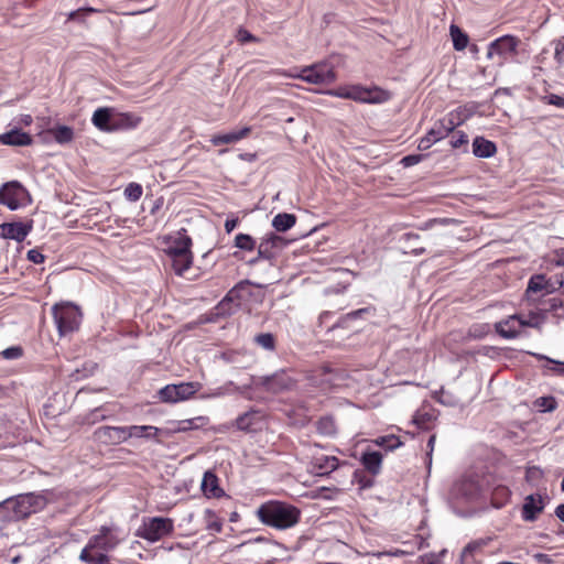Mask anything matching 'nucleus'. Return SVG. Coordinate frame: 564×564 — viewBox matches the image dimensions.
Segmentation results:
<instances>
[{"instance_id":"53","label":"nucleus","mask_w":564,"mask_h":564,"mask_svg":"<svg viewBox=\"0 0 564 564\" xmlns=\"http://www.w3.org/2000/svg\"><path fill=\"white\" fill-rule=\"evenodd\" d=\"M194 430L192 419L181 420L176 422V427L173 430L174 432H187Z\"/></svg>"},{"instance_id":"3","label":"nucleus","mask_w":564,"mask_h":564,"mask_svg":"<svg viewBox=\"0 0 564 564\" xmlns=\"http://www.w3.org/2000/svg\"><path fill=\"white\" fill-rule=\"evenodd\" d=\"M52 314L59 336H65L78 329L82 313L74 304H55L52 307Z\"/></svg>"},{"instance_id":"55","label":"nucleus","mask_w":564,"mask_h":564,"mask_svg":"<svg viewBox=\"0 0 564 564\" xmlns=\"http://www.w3.org/2000/svg\"><path fill=\"white\" fill-rule=\"evenodd\" d=\"M192 423H193L194 430H198V429L206 426L209 423V417L205 416V415L192 417Z\"/></svg>"},{"instance_id":"32","label":"nucleus","mask_w":564,"mask_h":564,"mask_svg":"<svg viewBox=\"0 0 564 564\" xmlns=\"http://www.w3.org/2000/svg\"><path fill=\"white\" fill-rule=\"evenodd\" d=\"M48 132L58 144H67L74 138L73 128L64 124L52 128Z\"/></svg>"},{"instance_id":"28","label":"nucleus","mask_w":564,"mask_h":564,"mask_svg":"<svg viewBox=\"0 0 564 564\" xmlns=\"http://www.w3.org/2000/svg\"><path fill=\"white\" fill-rule=\"evenodd\" d=\"M338 467V459L335 456L316 457L313 463V469L318 475H328Z\"/></svg>"},{"instance_id":"2","label":"nucleus","mask_w":564,"mask_h":564,"mask_svg":"<svg viewBox=\"0 0 564 564\" xmlns=\"http://www.w3.org/2000/svg\"><path fill=\"white\" fill-rule=\"evenodd\" d=\"M256 514L267 527L276 530H288L296 525L301 519V511L293 505L279 500H269L261 503Z\"/></svg>"},{"instance_id":"17","label":"nucleus","mask_w":564,"mask_h":564,"mask_svg":"<svg viewBox=\"0 0 564 564\" xmlns=\"http://www.w3.org/2000/svg\"><path fill=\"white\" fill-rule=\"evenodd\" d=\"M544 510V502L541 495H529L524 498L522 506V519L527 522H532L538 519V516Z\"/></svg>"},{"instance_id":"12","label":"nucleus","mask_w":564,"mask_h":564,"mask_svg":"<svg viewBox=\"0 0 564 564\" xmlns=\"http://www.w3.org/2000/svg\"><path fill=\"white\" fill-rule=\"evenodd\" d=\"M288 245V241L274 234L269 232L263 238H261L258 246V258H262L263 260H272L275 258L276 252L282 250Z\"/></svg>"},{"instance_id":"18","label":"nucleus","mask_w":564,"mask_h":564,"mask_svg":"<svg viewBox=\"0 0 564 564\" xmlns=\"http://www.w3.org/2000/svg\"><path fill=\"white\" fill-rule=\"evenodd\" d=\"M142 118L133 112H119L115 109L111 132L131 130L141 123Z\"/></svg>"},{"instance_id":"38","label":"nucleus","mask_w":564,"mask_h":564,"mask_svg":"<svg viewBox=\"0 0 564 564\" xmlns=\"http://www.w3.org/2000/svg\"><path fill=\"white\" fill-rule=\"evenodd\" d=\"M254 341L258 346L262 347L268 351L275 349V337L271 333H261L254 337Z\"/></svg>"},{"instance_id":"33","label":"nucleus","mask_w":564,"mask_h":564,"mask_svg":"<svg viewBox=\"0 0 564 564\" xmlns=\"http://www.w3.org/2000/svg\"><path fill=\"white\" fill-rule=\"evenodd\" d=\"M449 33L453 41V46L456 51H463L468 45V35L463 32L457 25L449 26Z\"/></svg>"},{"instance_id":"24","label":"nucleus","mask_w":564,"mask_h":564,"mask_svg":"<svg viewBox=\"0 0 564 564\" xmlns=\"http://www.w3.org/2000/svg\"><path fill=\"white\" fill-rule=\"evenodd\" d=\"M192 248V238L186 235V229H181L178 231V237L173 240V242L166 249V254L170 258H174L175 256L183 254L189 251Z\"/></svg>"},{"instance_id":"43","label":"nucleus","mask_w":564,"mask_h":564,"mask_svg":"<svg viewBox=\"0 0 564 564\" xmlns=\"http://www.w3.org/2000/svg\"><path fill=\"white\" fill-rule=\"evenodd\" d=\"M369 97L370 100H368V104H382L390 99V94L376 87L369 89Z\"/></svg>"},{"instance_id":"60","label":"nucleus","mask_w":564,"mask_h":564,"mask_svg":"<svg viewBox=\"0 0 564 564\" xmlns=\"http://www.w3.org/2000/svg\"><path fill=\"white\" fill-rule=\"evenodd\" d=\"M541 476H542V470L535 466L528 468L527 475H525L528 480H530L534 477H541Z\"/></svg>"},{"instance_id":"49","label":"nucleus","mask_w":564,"mask_h":564,"mask_svg":"<svg viewBox=\"0 0 564 564\" xmlns=\"http://www.w3.org/2000/svg\"><path fill=\"white\" fill-rule=\"evenodd\" d=\"M95 12L93 8H80L68 13V20L84 21L90 13Z\"/></svg>"},{"instance_id":"13","label":"nucleus","mask_w":564,"mask_h":564,"mask_svg":"<svg viewBox=\"0 0 564 564\" xmlns=\"http://www.w3.org/2000/svg\"><path fill=\"white\" fill-rule=\"evenodd\" d=\"M32 495H19L2 501L3 509L11 510L17 519L25 518L34 512Z\"/></svg>"},{"instance_id":"42","label":"nucleus","mask_w":564,"mask_h":564,"mask_svg":"<svg viewBox=\"0 0 564 564\" xmlns=\"http://www.w3.org/2000/svg\"><path fill=\"white\" fill-rule=\"evenodd\" d=\"M317 430L322 435H333L336 432L335 422L332 417H322L317 423Z\"/></svg>"},{"instance_id":"9","label":"nucleus","mask_w":564,"mask_h":564,"mask_svg":"<svg viewBox=\"0 0 564 564\" xmlns=\"http://www.w3.org/2000/svg\"><path fill=\"white\" fill-rule=\"evenodd\" d=\"M173 531V522L167 518L155 517L144 522L140 536L156 542Z\"/></svg>"},{"instance_id":"52","label":"nucleus","mask_w":564,"mask_h":564,"mask_svg":"<svg viewBox=\"0 0 564 564\" xmlns=\"http://www.w3.org/2000/svg\"><path fill=\"white\" fill-rule=\"evenodd\" d=\"M26 258L29 261L36 263V264L43 263L45 260L44 254L41 251H39L37 249L29 250L26 253Z\"/></svg>"},{"instance_id":"44","label":"nucleus","mask_w":564,"mask_h":564,"mask_svg":"<svg viewBox=\"0 0 564 564\" xmlns=\"http://www.w3.org/2000/svg\"><path fill=\"white\" fill-rule=\"evenodd\" d=\"M535 404L540 408L541 412H552L557 406V402L553 397H541L536 399Z\"/></svg>"},{"instance_id":"63","label":"nucleus","mask_w":564,"mask_h":564,"mask_svg":"<svg viewBox=\"0 0 564 564\" xmlns=\"http://www.w3.org/2000/svg\"><path fill=\"white\" fill-rule=\"evenodd\" d=\"M554 261L557 265L564 267V248L556 251Z\"/></svg>"},{"instance_id":"23","label":"nucleus","mask_w":564,"mask_h":564,"mask_svg":"<svg viewBox=\"0 0 564 564\" xmlns=\"http://www.w3.org/2000/svg\"><path fill=\"white\" fill-rule=\"evenodd\" d=\"M113 108L102 107L94 111L91 122L96 128L104 132H111Z\"/></svg>"},{"instance_id":"26","label":"nucleus","mask_w":564,"mask_h":564,"mask_svg":"<svg viewBox=\"0 0 564 564\" xmlns=\"http://www.w3.org/2000/svg\"><path fill=\"white\" fill-rule=\"evenodd\" d=\"M360 462L367 471L378 475L381 470L382 455L377 451H367L362 453Z\"/></svg>"},{"instance_id":"34","label":"nucleus","mask_w":564,"mask_h":564,"mask_svg":"<svg viewBox=\"0 0 564 564\" xmlns=\"http://www.w3.org/2000/svg\"><path fill=\"white\" fill-rule=\"evenodd\" d=\"M111 416V413L107 410L106 406H98L93 409L89 413H87L84 417V422L87 424H96L100 421H104Z\"/></svg>"},{"instance_id":"5","label":"nucleus","mask_w":564,"mask_h":564,"mask_svg":"<svg viewBox=\"0 0 564 564\" xmlns=\"http://www.w3.org/2000/svg\"><path fill=\"white\" fill-rule=\"evenodd\" d=\"M289 76L293 78H300L314 85H327L332 84L336 79L334 67L326 62L306 66L302 68L300 73L289 74Z\"/></svg>"},{"instance_id":"59","label":"nucleus","mask_w":564,"mask_h":564,"mask_svg":"<svg viewBox=\"0 0 564 564\" xmlns=\"http://www.w3.org/2000/svg\"><path fill=\"white\" fill-rule=\"evenodd\" d=\"M563 307V301L557 297H553L549 301V308L547 311H557L558 308Z\"/></svg>"},{"instance_id":"10","label":"nucleus","mask_w":564,"mask_h":564,"mask_svg":"<svg viewBox=\"0 0 564 564\" xmlns=\"http://www.w3.org/2000/svg\"><path fill=\"white\" fill-rule=\"evenodd\" d=\"M464 122V119L459 118V111L454 110L451 111L444 118L437 120L432 128L426 132L432 139H435V142L443 140L451 132L455 130V128Z\"/></svg>"},{"instance_id":"25","label":"nucleus","mask_w":564,"mask_h":564,"mask_svg":"<svg viewBox=\"0 0 564 564\" xmlns=\"http://www.w3.org/2000/svg\"><path fill=\"white\" fill-rule=\"evenodd\" d=\"M497 145L495 142L485 139L484 137H476L473 140V154L476 158L488 159L496 154Z\"/></svg>"},{"instance_id":"22","label":"nucleus","mask_w":564,"mask_h":564,"mask_svg":"<svg viewBox=\"0 0 564 564\" xmlns=\"http://www.w3.org/2000/svg\"><path fill=\"white\" fill-rule=\"evenodd\" d=\"M249 132H250V128L243 127L239 130H234V131L224 132V133H217V134L212 135L210 142L215 147H219V145H224V144H232V143H236V142L242 140L243 138H246L249 134Z\"/></svg>"},{"instance_id":"56","label":"nucleus","mask_w":564,"mask_h":564,"mask_svg":"<svg viewBox=\"0 0 564 564\" xmlns=\"http://www.w3.org/2000/svg\"><path fill=\"white\" fill-rule=\"evenodd\" d=\"M365 312H366V310H357L355 312H351V313L347 314L346 317H344L340 322H338L337 324L333 325V327L330 329L333 330V329H335L337 327H341L346 321H348L350 318H356V317H358L359 315H361Z\"/></svg>"},{"instance_id":"58","label":"nucleus","mask_w":564,"mask_h":564,"mask_svg":"<svg viewBox=\"0 0 564 564\" xmlns=\"http://www.w3.org/2000/svg\"><path fill=\"white\" fill-rule=\"evenodd\" d=\"M431 420V416L429 414H416L414 416V423L417 424L420 427H426L427 421Z\"/></svg>"},{"instance_id":"39","label":"nucleus","mask_w":564,"mask_h":564,"mask_svg":"<svg viewBox=\"0 0 564 564\" xmlns=\"http://www.w3.org/2000/svg\"><path fill=\"white\" fill-rule=\"evenodd\" d=\"M544 314L539 312H531L527 319L520 318L521 327L528 326V327H534L540 328L541 325L544 323Z\"/></svg>"},{"instance_id":"64","label":"nucleus","mask_w":564,"mask_h":564,"mask_svg":"<svg viewBox=\"0 0 564 564\" xmlns=\"http://www.w3.org/2000/svg\"><path fill=\"white\" fill-rule=\"evenodd\" d=\"M555 516L564 522V503H560L554 511Z\"/></svg>"},{"instance_id":"40","label":"nucleus","mask_w":564,"mask_h":564,"mask_svg":"<svg viewBox=\"0 0 564 564\" xmlns=\"http://www.w3.org/2000/svg\"><path fill=\"white\" fill-rule=\"evenodd\" d=\"M143 193L142 186L138 183H130L124 188V197L130 202H137L141 198Z\"/></svg>"},{"instance_id":"35","label":"nucleus","mask_w":564,"mask_h":564,"mask_svg":"<svg viewBox=\"0 0 564 564\" xmlns=\"http://www.w3.org/2000/svg\"><path fill=\"white\" fill-rule=\"evenodd\" d=\"M547 281L544 274H535L528 282L527 293H538L543 290L549 292Z\"/></svg>"},{"instance_id":"54","label":"nucleus","mask_w":564,"mask_h":564,"mask_svg":"<svg viewBox=\"0 0 564 564\" xmlns=\"http://www.w3.org/2000/svg\"><path fill=\"white\" fill-rule=\"evenodd\" d=\"M435 142L427 133L419 140L417 149L420 151L429 150Z\"/></svg>"},{"instance_id":"20","label":"nucleus","mask_w":564,"mask_h":564,"mask_svg":"<svg viewBox=\"0 0 564 564\" xmlns=\"http://www.w3.org/2000/svg\"><path fill=\"white\" fill-rule=\"evenodd\" d=\"M521 328L520 317L517 315L510 316L509 318L496 324L497 333L506 339H513L518 337Z\"/></svg>"},{"instance_id":"51","label":"nucleus","mask_w":564,"mask_h":564,"mask_svg":"<svg viewBox=\"0 0 564 564\" xmlns=\"http://www.w3.org/2000/svg\"><path fill=\"white\" fill-rule=\"evenodd\" d=\"M546 104L564 109V97L555 94H550L544 97Z\"/></svg>"},{"instance_id":"29","label":"nucleus","mask_w":564,"mask_h":564,"mask_svg":"<svg viewBox=\"0 0 564 564\" xmlns=\"http://www.w3.org/2000/svg\"><path fill=\"white\" fill-rule=\"evenodd\" d=\"M333 95L341 98L352 99L360 102H368V100H370L369 89L359 86H354L347 89L338 90L336 93H333Z\"/></svg>"},{"instance_id":"31","label":"nucleus","mask_w":564,"mask_h":564,"mask_svg":"<svg viewBox=\"0 0 564 564\" xmlns=\"http://www.w3.org/2000/svg\"><path fill=\"white\" fill-rule=\"evenodd\" d=\"M296 223V217L293 214L280 213L272 219V227L280 232L288 231Z\"/></svg>"},{"instance_id":"61","label":"nucleus","mask_w":564,"mask_h":564,"mask_svg":"<svg viewBox=\"0 0 564 564\" xmlns=\"http://www.w3.org/2000/svg\"><path fill=\"white\" fill-rule=\"evenodd\" d=\"M15 122L17 124L30 126L33 122V118L31 115H20Z\"/></svg>"},{"instance_id":"62","label":"nucleus","mask_w":564,"mask_h":564,"mask_svg":"<svg viewBox=\"0 0 564 564\" xmlns=\"http://www.w3.org/2000/svg\"><path fill=\"white\" fill-rule=\"evenodd\" d=\"M534 558L535 561L539 563V564H551L552 563V560L550 557V555L547 554H544V553H538L534 555Z\"/></svg>"},{"instance_id":"37","label":"nucleus","mask_w":564,"mask_h":564,"mask_svg":"<svg viewBox=\"0 0 564 564\" xmlns=\"http://www.w3.org/2000/svg\"><path fill=\"white\" fill-rule=\"evenodd\" d=\"M235 247L243 251H252L256 248V240L247 234H238L235 237Z\"/></svg>"},{"instance_id":"27","label":"nucleus","mask_w":564,"mask_h":564,"mask_svg":"<svg viewBox=\"0 0 564 564\" xmlns=\"http://www.w3.org/2000/svg\"><path fill=\"white\" fill-rule=\"evenodd\" d=\"M128 440L132 437L137 438H155L160 433L161 429L152 425H131L127 426Z\"/></svg>"},{"instance_id":"47","label":"nucleus","mask_w":564,"mask_h":564,"mask_svg":"<svg viewBox=\"0 0 564 564\" xmlns=\"http://www.w3.org/2000/svg\"><path fill=\"white\" fill-rule=\"evenodd\" d=\"M0 355L8 360L19 359L23 355V349L20 346H11L0 352Z\"/></svg>"},{"instance_id":"36","label":"nucleus","mask_w":564,"mask_h":564,"mask_svg":"<svg viewBox=\"0 0 564 564\" xmlns=\"http://www.w3.org/2000/svg\"><path fill=\"white\" fill-rule=\"evenodd\" d=\"M375 443L378 446L384 447L388 451H393L395 448H399L403 443L400 441V438L395 435H386V436H379L375 440Z\"/></svg>"},{"instance_id":"19","label":"nucleus","mask_w":564,"mask_h":564,"mask_svg":"<svg viewBox=\"0 0 564 564\" xmlns=\"http://www.w3.org/2000/svg\"><path fill=\"white\" fill-rule=\"evenodd\" d=\"M0 143L11 147H28L33 143V138L31 134L15 127L0 134Z\"/></svg>"},{"instance_id":"45","label":"nucleus","mask_w":564,"mask_h":564,"mask_svg":"<svg viewBox=\"0 0 564 564\" xmlns=\"http://www.w3.org/2000/svg\"><path fill=\"white\" fill-rule=\"evenodd\" d=\"M533 356L536 357L539 360H546L549 364L553 365V367H546V369L552 370L554 373H556L558 376H564V362L563 361H557V360L551 359V358L546 357L545 355H541V354H533Z\"/></svg>"},{"instance_id":"30","label":"nucleus","mask_w":564,"mask_h":564,"mask_svg":"<svg viewBox=\"0 0 564 564\" xmlns=\"http://www.w3.org/2000/svg\"><path fill=\"white\" fill-rule=\"evenodd\" d=\"M171 260H172V267L174 269L175 274L183 275L192 267V263H193L192 250H189L183 254L175 256L174 258H171Z\"/></svg>"},{"instance_id":"50","label":"nucleus","mask_w":564,"mask_h":564,"mask_svg":"<svg viewBox=\"0 0 564 564\" xmlns=\"http://www.w3.org/2000/svg\"><path fill=\"white\" fill-rule=\"evenodd\" d=\"M423 159H424V155H422V154H409L401 159V164L404 167H410V166L419 164Z\"/></svg>"},{"instance_id":"46","label":"nucleus","mask_w":564,"mask_h":564,"mask_svg":"<svg viewBox=\"0 0 564 564\" xmlns=\"http://www.w3.org/2000/svg\"><path fill=\"white\" fill-rule=\"evenodd\" d=\"M554 46V58L558 65H564V36L552 42Z\"/></svg>"},{"instance_id":"6","label":"nucleus","mask_w":564,"mask_h":564,"mask_svg":"<svg viewBox=\"0 0 564 564\" xmlns=\"http://www.w3.org/2000/svg\"><path fill=\"white\" fill-rule=\"evenodd\" d=\"M198 389V382H181L177 384H166L159 390L158 394L162 402L176 403L187 400L195 394Z\"/></svg>"},{"instance_id":"57","label":"nucleus","mask_w":564,"mask_h":564,"mask_svg":"<svg viewBox=\"0 0 564 564\" xmlns=\"http://www.w3.org/2000/svg\"><path fill=\"white\" fill-rule=\"evenodd\" d=\"M435 440H436V436L435 435H431L429 441H427L429 452L426 453V457H427V468L429 469L431 468V465H432V453L434 451Z\"/></svg>"},{"instance_id":"7","label":"nucleus","mask_w":564,"mask_h":564,"mask_svg":"<svg viewBox=\"0 0 564 564\" xmlns=\"http://www.w3.org/2000/svg\"><path fill=\"white\" fill-rule=\"evenodd\" d=\"M480 491V487L474 476H463L456 480L449 491V496L457 502H469L475 500Z\"/></svg>"},{"instance_id":"16","label":"nucleus","mask_w":564,"mask_h":564,"mask_svg":"<svg viewBox=\"0 0 564 564\" xmlns=\"http://www.w3.org/2000/svg\"><path fill=\"white\" fill-rule=\"evenodd\" d=\"M261 412L251 409L240 414L232 423V426H235L238 431L250 433L257 431L260 427L259 425L261 423Z\"/></svg>"},{"instance_id":"41","label":"nucleus","mask_w":564,"mask_h":564,"mask_svg":"<svg viewBox=\"0 0 564 564\" xmlns=\"http://www.w3.org/2000/svg\"><path fill=\"white\" fill-rule=\"evenodd\" d=\"M205 519H206V529L216 533L221 532L223 522L218 520L215 513L207 509L205 510Z\"/></svg>"},{"instance_id":"4","label":"nucleus","mask_w":564,"mask_h":564,"mask_svg":"<svg viewBox=\"0 0 564 564\" xmlns=\"http://www.w3.org/2000/svg\"><path fill=\"white\" fill-rule=\"evenodd\" d=\"M520 40L513 35H502L488 44L487 58L497 57V65L502 67L518 54Z\"/></svg>"},{"instance_id":"15","label":"nucleus","mask_w":564,"mask_h":564,"mask_svg":"<svg viewBox=\"0 0 564 564\" xmlns=\"http://www.w3.org/2000/svg\"><path fill=\"white\" fill-rule=\"evenodd\" d=\"M23 192V186L17 181L4 183L0 187V204L7 206L10 210L19 209Z\"/></svg>"},{"instance_id":"14","label":"nucleus","mask_w":564,"mask_h":564,"mask_svg":"<svg viewBox=\"0 0 564 564\" xmlns=\"http://www.w3.org/2000/svg\"><path fill=\"white\" fill-rule=\"evenodd\" d=\"M33 229V221H13L0 224V238L22 242Z\"/></svg>"},{"instance_id":"11","label":"nucleus","mask_w":564,"mask_h":564,"mask_svg":"<svg viewBox=\"0 0 564 564\" xmlns=\"http://www.w3.org/2000/svg\"><path fill=\"white\" fill-rule=\"evenodd\" d=\"M94 440L102 445H119L128 441L127 426H100L95 430Z\"/></svg>"},{"instance_id":"8","label":"nucleus","mask_w":564,"mask_h":564,"mask_svg":"<svg viewBox=\"0 0 564 564\" xmlns=\"http://www.w3.org/2000/svg\"><path fill=\"white\" fill-rule=\"evenodd\" d=\"M254 386L278 394L292 388L293 380L284 371H278L271 376H261L254 379Z\"/></svg>"},{"instance_id":"21","label":"nucleus","mask_w":564,"mask_h":564,"mask_svg":"<svg viewBox=\"0 0 564 564\" xmlns=\"http://www.w3.org/2000/svg\"><path fill=\"white\" fill-rule=\"evenodd\" d=\"M200 488L207 498H220L225 495V491L219 487L218 477L210 470L204 473Z\"/></svg>"},{"instance_id":"1","label":"nucleus","mask_w":564,"mask_h":564,"mask_svg":"<svg viewBox=\"0 0 564 564\" xmlns=\"http://www.w3.org/2000/svg\"><path fill=\"white\" fill-rule=\"evenodd\" d=\"M124 534L117 528L102 525L99 532L89 538L79 554V560L86 564H107L108 552L113 551L123 540Z\"/></svg>"},{"instance_id":"48","label":"nucleus","mask_w":564,"mask_h":564,"mask_svg":"<svg viewBox=\"0 0 564 564\" xmlns=\"http://www.w3.org/2000/svg\"><path fill=\"white\" fill-rule=\"evenodd\" d=\"M467 143H468V137L464 131L454 132L452 140H451V145L453 149H459L463 145H467Z\"/></svg>"}]
</instances>
